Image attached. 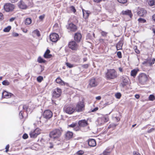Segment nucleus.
Listing matches in <instances>:
<instances>
[{
    "instance_id": "f704fd0d",
    "label": "nucleus",
    "mask_w": 155,
    "mask_h": 155,
    "mask_svg": "<svg viewBox=\"0 0 155 155\" xmlns=\"http://www.w3.org/2000/svg\"><path fill=\"white\" fill-rule=\"evenodd\" d=\"M155 3V2L154 0H149L148 1V4L151 6H153L154 5Z\"/></svg>"
},
{
    "instance_id": "a878e982",
    "label": "nucleus",
    "mask_w": 155,
    "mask_h": 155,
    "mask_svg": "<svg viewBox=\"0 0 155 155\" xmlns=\"http://www.w3.org/2000/svg\"><path fill=\"white\" fill-rule=\"evenodd\" d=\"M123 44V40H120L117 44L116 48L117 50H119L122 49Z\"/></svg>"
},
{
    "instance_id": "3c124183",
    "label": "nucleus",
    "mask_w": 155,
    "mask_h": 155,
    "mask_svg": "<svg viewBox=\"0 0 155 155\" xmlns=\"http://www.w3.org/2000/svg\"><path fill=\"white\" fill-rule=\"evenodd\" d=\"M110 151L109 150V151H107L106 150H105L103 152V154L104 155H108L110 153Z\"/></svg>"
},
{
    "instance_id": "c85d7f7f",
    "label": "nucleus",
    "mask_w": 155,
    "mask_h": 155,
    "mask_svg": "<svg viewBox=\"0 0 155 155\" xmlns=\"http://www.w3.org/2000/svg\"><path fill=\"white\" fill-rule=\"evenodd\" d=\"M21 107H22L23 109L24 110H25L26 112V113L28 114V106L26 105H24L23 106L22 105H20L19 106V109Z\"/></svg>"
},
{
    "instance_id": "39448f33",
    "label": "nucleus",
    "mask_w": 155,
    "mask_h": 155,
    "mask_svg": "<svg viewBox=\"0 0 155 155\" xmlns=\"http://www.w3.org/2000/svg\"><path fill=\"white\" fill-rule=\"evenodd\" d=\"M121 83L120 85L123 87H124L128 84L129 79L126 75H123L120 78Z\"/></svg>"
},
{
    "instance_id": "7c9ffc66",
    "label": "nucleus",
    "mask_w": 155,
    "mask_h": 155,
    "mask_svg": "<svg viewBox=\"0 0 155 155\" xmlns=\"http://www.w3.org/2000/svg\"><path fill=\"white\" fill-rule=\"evenodd\" d=\"M31 22V20L30 18H27L25 21V23L26 25H28L30 24Z\"/></svg>"
},
{
    "instance_id": "72a5a7b5",
    "label": "nucleus",
    "mask_w": 155,
    "mask_h": 155,
    "mask_svg": "<svg viewBox=\"0 0 155 155\" xmlns=\"http://www.w3.org/2000/svg\"><path fill=\"white\" fill-rule=\"evenodd\" d=\"M38 61L39 63H45L46 61L42 58L41 57H39L38 59Z\"/></svg>"
},
{
    "instance_id": "423d86ee",
    "label": "nucleus",
    "mask_w": 155,
    "mask_h": 155,
    "mask_svg": "<svg viewBox=\"0 0 155 155\" xmlns=\"http://www.w3.org/2000/svg\"><path fill=\"white\" fill-rule=\"evenodd\" d=\"M99 84L98 79L96 78H93L89 80L88 87L90 88L96 87Z\"/></svg>"
},
{
    "instance_id": "4468645a",
    "label": "nucleus",
    "mask_w": 155,
    "mask_h": 155,
    "mask_svg": "<svg viewBox=\"0 0 155 155\" xmlns=\"http://www.w3.org/2000/svg\"><path fill=\"white\" fill-rule=\"evenodd\" d=\"M67 29L69 30L72 32H75L77 30V28L76 26L72 23H71L66 25Z\"/></svg>"
},
{
    "instance_id": "864d4df0",
    "label": "nucleus",
    "mask_w": 155,
    "mask_h": 155,
    "mask_svg": "<svg viewBox=\"0 0 155 155\" xmlns=\"http://www.w3.org/2000/svg\"><path fill=\"white\" fill-rule=\"evenodd\" d=\"M45 14H43L42 15H41L39 16V18L41 20H42L45 18Z\"/></svg>"
},
{
    "instance_id": "1a4fd4ad",
    "label": "nucleus",
    "mask_w": 155,
    "mask_h": 155,
    "mask_svg": "<svg viewBox=\"0 0 155 155\" xmlns=\"http://www.w3.org/2000/svg\"><path fill=\"white\" fill-rule=\"evenodd\" d=\"M64 111L68 114H72L75 111V109L71 106H65L63 108Z\"/></svg>"
},
{
    "instance_id": "680f3d73",
    "label": "nucleus",
    "mask_w": 155,
    "mask_h": 155,
    "mask_svg": "<svg viewBox=\"0 0 155 155\" xmlns=\"http://www.w3.org/2000/svg\"><path fill=\"white\" fill-rule=\"evenodd\" d=\"M12 3L17 2L18 0H9Z\"/></svg>"
},
{
    "instance_id": "393cba45",
    "label": "nucleus",
    "mask_w": 155,
    "mask_h": 155,
    "mask_svg": "<svg viewBox=\"0 0 155 155\" xmlns=\"http://www.w3.org/2000/svg\"><path fill=\"white\" fill-rule=\"evenodd\" d=\"M50 52V50L47 49L44 55V57L46 58H51L52 57V55L49 54Z\"/></svg>"
},
{
    "instance_id": "5701e85b",
    "label": "nucleus",
    "mask_w": 155,
    "mask_h": 155,
    "mask_svg": "<svg viewBox=\"0 0 155 155\" xmlns=\"http://www.w3.org/2000/svg\"><path fill=\"white\" fill-rule=\"evenodd\" d=\"M73 134L72 132L67 131L65 134L66 139L68 140L71 138L73 137Z\"/></svg>"
},
{
    "instance_id": "2f4dec72",
    "label": "nucleus",
    "mask_w": 155,
    "mask_h": 155,
    "mask_svg": "<svg viewBox=\"0 0 155 155\" xmlns=\"http://www.w3.org/2000/svg\"><path fill=\"white\" fill-rule=\"evenodd\" d=\"M100 120L103 121L104 122H106L108 120V118L107 117H103L101 118H99V120L100 121Z\"/></svg>"
},
{
    "instance_id": "f257e3e1",
    "label": "nucleus",
    "mask_w": 155,
    "mask_h": 155,
    "mask_svg": "<svg viewBox=\"0 0 155 155\" xmlns=\"http://www.w3.org/2000/svg\"><path fill=\"white\" fill-rule=\"evenodd\" d=\"M62 130L61 129H55L50 133L49 137L51 139H57L60 137Z\"/></svg>"
},
{
    "instance_id": "c9c22d12",
    "label": "nucleus",
    "mask_w": 155,
    "mask_h": 155,
    "mask_svg": "<svg viewBox=\"0 0 155 155\" xmlns=\"http://www.w3.org/2000/svg\"><path fill=\"white\" fill-rule=\"evenodd\" d=\"M116 126L117 124L114 123H112L109 125L108 127V128L110 129V128H112L114 129Z\"/></svg>"
},
{
    "instance_id": "69168bd1",
    "label": "nucleus",
    "mask_w": 155,
    "mask_h": 155,
    "mask_svg": "<svg viewBox=\"0 0 155 155\" xmlns=\"http://www.w3.org/2000/svg\"><path fill=\"white\" fill-rule=\"evenodd\" d=\"M15 19V18H12L10 19L9 21H10L12 22V21H13Z\"/></svg>"
},
{
    "instance_id": "20e7f679",
    "label": "nucleus",
    "mask_w": 155,
    "mask_h": 155,
    "mask_svg": "<svg viewBox=\"0 0 155 155\" xmlns=\"http://www.w3.org/2000/svg\"><path fill=\"white\" fill-rule=\"evenodd\" d=\"M15 8V5L10 3H6L4 6V9L5 11L7 12L13 11Z\"/></svg>"
},
{
    "instance_id": "49530a36",
    "label": "nucleus",
    "mask_w": 155,
    "mask_h": 155,
    "mask_svg": "<svg viewBox=\"0 0 155 155\" xmlns=\"http://www.w3.org/2000/svg\"><path fill=\"white\" fill-rule=\"evenodd\" d=\"M117 1L120 3L124 4L127 2V0H117Z\"/></svg>"
},
{
    "instance_id": "de8ad7c7",
    "label": "nucleus",
    "mask_w": 155,
    "mask_h": 155,
    "mask_svg": "<svg viewBox=\"0 0 155 155\" xmlns=\"http://www.w3.org/2000/svg\"><path fill=\"white\" fill-rule=\"evenodd\" d=\"M84 153V151L82 150H80L77 152V154L78 155H82Z\"/></svg>"
},
{
    "instance_id": "473e14b6",
    "label": "nucleus",
    "mask_w": 155,
    "mask_h": 155,
    "mask_svg": "<svg viewBox=\"0 0 155 155\" xmlns=\"http://www.w3.org/2000/svg\"><path fill=\"white\" fill-rule=\"evenodd\" d=\"M11 29V27L10 26H8L7 27L5 28L3 30L4 32H8Z\"/></svg>"
},
{
    "instance_id": "774afa93",
    "label": "nucleus",
    "mask_w": 155,
    "mask_h": 155,
    "mask_svg": "<svg viewBox=\"0 0 155 155\" xmlns=\"http://www.w3.org/2000/svg\"><path fill=\"white\" fill-rule=\"evenodd\" d=\"M152 19L153 20L155 21V14H154L152 16Z\"/></svg>"
},
{
    "instance_id": "a211bd4d",
    "label": "nucleus",
    "mask_w": 155,
    "mask_h": 155,
    "mask_svg": "<svg viewBox=\"0 0 155 155\" xmlns=\"http://www.w3.org/2000/svg\"><path fill=\"white\" fill-rule=\"evenodd\" d=\"M81 38L82 36L81 33H76L75 34L74 39L75 41L77 42H79L81 39Z\"/></svg>"
},
{
    "instance_id": "f03ea898",
    "label": "nucleus",
    "mask_w": 155,
    "mask_h": 155,
    "mask_svg": "<svg viewBox=\"0 0 155 155\" xmlns=\"http://www.w3.org/2000/svg\"><path fill=\"white\" fill-rule=\"evenodd\" d=\"M117 76V72L114 69L108 70L106 74V77L107 80L114 79Z\"/></svg>"
},
{
    "instance_id": "bb28decb",
    "label": "nucleus",
    "mask_w": 155,
    "mask_h": 155,
    "mask_svg": "<svg viewBox=\"0 0 155 155\" xmlns=\"http://www.w3.org/2000/svg\"><path fill=\"white\" fill-rule=\"evenodd\" d=\"M56 82L58 83L61 85L64 84V82L62 81L60 77H58L55 80Z\"/></svg>"
},
{
    "instance_id": "79ce46f5",
    "label": "nucleus",
    "mask_w": 155,
    "mask_h": 155,
    "mask_svg": "<svg viewBox=\"0 0 155 155\" xmlns=\"http://www.w3.org/2000/svg\"><path fill=\"white\" fill-rule=\"evenodd\" d=\"M70 9L74 13H75L76 12V10L74 6H72L70 7Z\"/></svg>"
},
{
    "instance_id": "f3484780",
    "label": "nucleus",
    "mask_w": 155,
    "mask_h": 155,
    "mask_svg": "<svg viewBox=\"0 0 155 155\" xmlns=\"http://www.w3.org/2000/svg\"><path fill=\"white\" fill-rule=\"evenodd\" d=\"M88 145L91 147L95 146L96 145L95 140L93 139H89L87 140Z\"/></svg>"
},
{
    "instance_id": "ddd939ff",
    "label": "nucleus",
    "mask_w": 155,
    "mask_h": 155,
    "mask_svg": "<svg viewBox=\"0 0 155 155\" xmlns=\"http://www.w3.org/2000/svg\"><path fill=\"white\" fill-rule=\"evenodd\" d=\"M50 38L51 41L52 42H55L59 39V35L56 33H53L50 35Z\"/></svg>"
},
{
    "instance_id": "e2e57ef3",
    "label": "nucleus",
    "mask_w": 155,
    "mask_h": 155,
    "mask_svg": "<svg viewBox=\"0 0 155 155\" xmlns=\"http://www.w3.org/2000/svg\"><path fill=\"white\" fill-rule=\"evenodd\" d=\"M153 130H154V129L153 128H152L149 130H148L147 132L148 133H150L151 132H152Z\"/></svg>"
},
{
    "instance_id": "7ed1b4c3",
    "label": "nucleus",
    "mask_w": 155,
    "mask_h": 155,
    "mask_svg": "<svg viewBox=\"0 0 155 155\" xmlns=\"http://www.w3.org/2000/svg\"><path fill=\"white\" fill-rule=\"evenodd\" d=\"M148 75L145 73H142L140 74L138 77L139 83L142 84H144L148 80Z\"/></svg>"
},
{
    "instance_id": "58836bf2",
    "label": "nucleus",
    "mask_w": 155,
    "mask_h": 155,
    "mask_svg": "<svg viewBox=\"0 0 155 155\" xmlns=\"http://www.w3.org/2000/svg\"><path fill=\"white\" fill-rule=\"evenodd\" d=\"M138 21L139 22L141 23H144L146 22V21L145 19L141 18H139L138 19Z\"/></svg>"
},
{
    "instance_id": "6ab92c4d",
    "label": "nucleus",
    "mask_w": 155,
    "mask_h": 155,
    "mask_svg": "<svg viewBox=\"0 0 155 155\" xmlns=\"http://www.w3.org/2000/svg\"><path fill=\"white\" fill-rule=\"evenodd\" d=\"M78 125L81 127H84L87 126L88 123L85 120H79L78 122Z\"/></svg>"
},
{
    "instance_id": "aec40b11",
    "label": "nucleus",
    "mask_w": 155,
    "mask_h": 155,
    "mask_svg": "<svg viewBox=\"0 0 155 155\" xmlns=\"http://www.w3.org/2000/svg\"><path fill=\"white\" fill-rule=\"evenodd\" d=\"M18 5L19 7L22 9H26L27 8V6L25 3L21 0L18 3Z\"/></svg>"
},
{
    "instance_id": "b1692460",
    "label": "nucleus",
    "mask_w": 155,
    "mask_h": 155,
    "mask_svg": "<svg viewBox=\"0 0 155 155\" xmlns=\"http://www.w3.org/2000/svg\"><path fill=\"white\" fill-rule=\"evenodd\" d=\"M83 16L85 19H86L88 17L89 14H90V11L82 10Z\"/></svg>"
},
{
    "instance_id": "4d7b16f0",
    "label": "nucleus",
    "mask_w": 155,
    "mask_h": 155,
    "mask_svg": "<svg viewBox=\"0 0 155 155\" xmlns=\"http://www.w3.org/2000/svg\"><path fill=\"white\" fill-rule=\"evenodd\" d=\"M0 20H3V15L2 13L0 12Z\"/></svg>"
},
{
    "instance_id": "37998d69",
    "label": "nucleus",
    "mask_w": 155,
    "mask_h": 155,
    "mask_svg": "<svg viewBox=\"0 0 155 155\" xmlns=\"http://www.w3.org/2000/svg\"><path fill=\"white\" fill-rule=\"evenodd\" d=\"M23 112L22 111H21L19 113V117L21 119H22L24 117L23 115Z\"/></svg>"
},
{
    "instance_id": "a19ab883",
    "label": "nucleus",
    "mask_w": 155,
    "mask_h": 155,
    "mask_svg": "<svg viewBox=\"0 0 155 155\" xmlns=\"http://www.w3.org/2000/svg\"><path fill=\"white\" fill-rule=\"evenodd\" d=\"M149 99L150 101H153L155 99V97L153 95H150L149 97Z\"/></svg>"
},
{
    "instance_id": "6e6552de",
    "label": "nucleus",
    "mask_w": 155,
    "mask_h": 155,
    "mask_svg": "<svg viewBox=\"0 0 155 155\" xmlns=\"http://www.w3.org/2000/svg\"><path fill=\"white\" fill-rule=\"evenodd\" d=\"M53 115L52 112L49 110H47L44 111L43 114V117L46 119H49L52 117Z\"/></svg>"
},
{
    "instance_id": "9b49d317",
    "label": "nucleus",
    "mask_w": 155,
    "mask_h": 155,
    "mask_svg": "<svg viewBox=\"0 0 155 155\" xmlns=\"http://www.w3.org/2000/svg\"><path fill=\"white\" fill-rule=\"evenodd\" d=\"M61 89L57 88L55 89L52 94L53 97L54 98L59 97L61 94Z\"/></svg>"
},
{
    "instance_id": "4be33fe9",
    "label": "nucleus",
    "mask_w": 155,
    "mask_h": 155,
    "mask_svg": "<svg viewBox=\"0 0 155 155\" xmlns=\"http://www.w3.org/2000/svg\"><path fill=\"white\" fill-rule=\"evenodd\" d=\"M68 126L69 127L74 128V129L76 131L80 129L77 123H73L70 125H68Z\"/></svg>"
},
{
    "instance_id": "0e129e2a",
    "label": "nucleus",
    "mask_w": 155,
    "mask_h": 155,
    "mask_svg": "<svg viewBox=\"0 0 155 155\" xmlns=\"http://www.w3.org/2000/svg\"><path fill=\"white\" fill-rule=\"evenodd\" d=\"M135 98H136L137 99H139L140 97L139 95V94H137L135 95Z\"/></svg>"
},
{
    "instance_id": "ea45409f",
    "label": "nucleus",
    "mask_w": 155,
    "mask_h": 155,
    "mask_svg": "<svg viewBox=\"0 0 155 155\" xmlns=\"http://www.w3.org/2000/svg\"><path fill=\"white\" fill-rule=\"evenodd\" d=\"M37 81L39 82H41L43 80V77L41 76H39L37 78Z\"/></svg>"
},
{
    "instance_id": "f8f14e48",
    "label": "nucleus",
    "mask_w": 155,
    "mask_h": 155,
    "mask_svg": "<svg viewBox=\"0 0 155 155\" xmlns=\"http://www.w3.org/2000/svg\"><path fill=\"white\" fill-rule=\"evenodd\" d=\"M70 48L73 50H76L78 48V45L74 41H70L68 44Z\"/></svg>"
},
{
    "instance_id": "412c9836",
    "label": "nucleus",
    "mask_w": 155,
    "mask_h": 155,
    "mask_svg": "<svg viewBox=\"0 0 155 155\" xmlns=\"http://www.w3.org/2000/svg\"><path fill=\"white\" fill-rule=\"evenodd\" d=\"M122 13L123 15H127L129 16L130 18H131L133 16V14L131 10H127L126 11H123L122 12Z\"/></svg>"
},
{
    "instance_id": "c03bdc74",
    "label": "nucleus",
    "mask_w": 155,
    "mask_h": 155,
    "mask_svg": "<svg viewBox=\"0 0 155 155\" xmlns=\"http://www.w3.org/2000/svg\"><path fill=\"white\" fill-rule=\"evenodd\" d=\"M116 97L118 99H119L121 97V94L120 93H117L115 95Z\"/></svg>"
},
{
    "instance_id": "2eb2a0df",
    "label": "nucleus",
    "mask_w": 155,
    "mask_h": 155,
    "mask_svg": "<svg viewBox=\"0 0 155 155\" xmlns=\"http://www.w3.org/2000/svg\"><path fill=\"white\" fill-rule=\"evenodd\" d=\"M13 95V94L5 91H3L2 94V97L3 98H8Z\"/></svg>"
},
{
    "instance_id": "6e6d98bb",
    "label": "nucleus",
    "mask_w": 155,
    "mask_h": 155,
    "mask_svg": "<svg viewBox=\"0 0 155 155\" xmlns=\"http://www.w3.org/2000/svg\"><path fill=\"white\" fill-rule=\"evenodd\" d=\"M107 33L104 31H102L101 32V35L103 36H106Z\"/></svg>"
},
{
    "instance_id": "cd10ccee",
    "label": "nucleus",
    "mask_w": 155,
    "mask_h": 155,
    "mask_svg": "<svg viewBox=\"0 0 155 155\" xmlns=\"http://www.w3.org/2000/svg\"><path fill=\"white\" fill-rule=\"evenodd\" d=\"M37 124L38 125H41V123H43L44 121L42 120V117L41 116H38L37 117Z\"/></svg>"
},
{
    "instance_id": "603ef678",
    "label": "nucleus",
    "mask_w": 155,
    "mask_h": 155,
    "mask_svg": "<svg viewBox=\"0 0 155 155\" xmlns=\"http://www.w3.org/2000/svg\"><path fill=\"white\" fill-rule=\"evenodd\" d=\"M155 61V59L153 58L151 61L149 62V64L151 66L154 63Z\"/></svg>"
},
{
    "instance_id": "338daca9",
    "label": "nucleus",
    "mask_w": 155,
    "mask_h": 155,
    "mask_svg": "<svg viewBox=\"0 0 155 155\" xmlns=\"http://www.w3.org/2000/svg\"><path fill=\"white\" fill-rule=\"evenodd\" d=\"M101 96H98L96 98V99L97 100H100L101 99Z\"/></svg>"
},
{
    "instance_id": "4c0bfd02",
    "label": "nucleus",
    "mask_w": 155,
    "mask_h": 155,
    "mask_svg": "<svg viewBox=\"0 0 155 155\" xmlns=\"http://www.w3.org/2000/svg\"><path fill=\"white\" fill-rule=\"evenodd\" d=\"M10 84L9 82L7 80H4L2 82V84L4 85L8 86Z\"/></svg>"
},
{
    "instance_id": "09e8293b",
    "label": "nucleus",
    "mask_w": 155,
    "mask_h": 155,
    "mask_svg": "<svg viewBox=\"0 0 155 155\" xmlns=\"http://www.w3.org/2000/svg\"><path fill=\"white\" fill-rule=\"evenodd\" d=\"M117 55L118 58H122V54L120 51H118L117 53Z\"/></svg>"
},
{
    "instance_id": "c756f323",
    "label": "nucleus",
    "mask_w": 155,
    "mask_h": 155,
    "mask_svg": "<svg viewBox=\"0 0 155 155\" xmlns=\"http://www.w3.org/2000/svg\"><path fill=\"white\" fill-rule=\"evenodd\" d=\"M137 71L136 69H134L131 71V75L133 77H135L137 75Z\"/></svg>"
},
{
    "instance_id": "dca6fc26",
    "label": "nucleus",
    "mask_w": 155,
    "mask_h": 155,
    "mask_svg": "<svg viewBox=\"0 0 155 155\" xmlns=\"http://www.w3.org/2000/svg\"><path fill=\"white\" fill-rule=\"evenodd\" d=\"M137 14L140 16H143L146 15L147 11L144 8L140 9L137 12Z\"/></svg>"
},
{
    "instance_id": "8fccbe9b",
    "label": "nucleus",
    "mask_w": 155,
    "mask_h": 155,
    "mask_svg": "<svg viewBox=\"0 0 155 155\" xmlns=\"http://www.w3.org/2000/svg\"><path fill=\"white\" fill-rule=\"evenodd\" d=\"M66 65L67 67H68V68H71L73 67V64H71L69 63H66Z\"/></svg>"
},
{
    "instance_id": "9d476101",
    "label": "nucleus",
    "mask_w": 155,
    "mask_h": 155,
    "mask_svg": "<svg viewBox=\"0 0 155 155\" xmlns=\"http://www.w3.org/2000/svg\"><path fill=\"white\" fill-rule=\"evenodd\" d=\"M41 133V130L39 128H37L33 131H31L29 135L31 138H35Z\"/></svg>"
},
{
    "instance_id": "a18cd8bd",
    "label": "nucleus",
    "mask_w": 155,
    "mask_h": 155,
    "mask_svg": "<svg viewBox=\"0 0 155 155\" xmlns=\"http://www.w3.org/2000/svg\"><path fill=\"white\" fill-rule=\"evenodd\" d=\"M134 49L135 52L137 54H139L140 53V51L138 49L137 47V46H135L134 47Z\"/></svg>"
},
{
    "instance_id": "052dcab7",
    "label": "nucleus",
    "mask_w": 155,
    "mask_h": 155,
    "mask_svg": "<svg viewBox=\"0 0 155 155\" xmlns=\"http://www.w3.org/2000/svg\"><path fill=\"white\" fill-rule=\"evenodd\" d=\"M133 155H140L139 153L137 151H134L133 152Z\"/></svg>"
},
{
    "instance_id": "e433bc0d",
    "label": "nucleus",
    "mask_w": 155,
    "mask_h": 155,
    "mask_svg": "<svg viewBox=\"0 0 155 155\" xmlns=\"http://www.w3.org/2000/svg\"><path fill=\"white\" fill-rule=\"evenodd\" d=\"M33 32L38 36L39 37L41 35L38 29L35 30Z\"/></svg>"
},
{
    "instance_id": "0eeeda50",
    "label": "nucleus",
    "mask_w": 155,
    "mask_h": 155,
    "mask_svg": "<svg viewBox=\"0 0 155 155\" xmlns=\"http://www.w3.org/2000/svg\"><path fill=\"white\" fill-rule=\"evenodd\" d=\"M84 101L83 100L79 102L76 105V111L78 112L83 111L84 109Z\"/></svg>"
},
{
    "instance_id": "bf43d9fd",
    "label": "nucleus",
    "mask_w": 155,
    "mask_h": 155,
    "mask_svg": "<svg viewBox=\"0 0 155 155\" xmlns=\"http://www.w3.org/2000/svg\"><path fill=\"white\" fill-rule=\"evenodd\" d=\"M13 36L14 37H16L18 36L19 35L17 33H13L12 34Z\"/></svg>"
},
{
    "instance_id": "13d9d810",
    "label": "nucleus",
    "mask_w": 155,
    "mask_h": 155,
    "mask_svg": "<svg viewBox=\"0 0 155 155\" xmlns=\"http://www.w3.org/2000/svg\"><path fill=\"white\" fill-rule=\"evenodd\" d=\"M82 67L85 68H87L88 67V64H85L82 66Z\"/></svg>"
},
{
    "instance_id": "5fc2aeb1",
    "label": "nucleus",
    "mask_w": 155,
    "mask_h": 155,
    "mask_svg": "<svg viewBox=\"0 0 155 155\" xmlns=\"http://www.w3.org/2000/svg\"><path fill=\"white\" fill-rule=\"evenodd\" d=\"M28 137V134L26 133L24 134L23 135L22 137L24 139H27Z\"/></svg>"
}]
</instances>
